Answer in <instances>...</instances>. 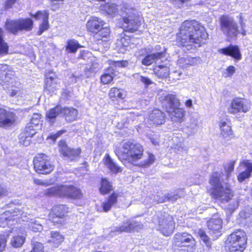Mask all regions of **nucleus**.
I'll return each instance as SVG.
<instances>
[{
    "label": "nucleus",
    "instance_id": "nucleus-62",
    "mask_svg": "<svg viewBox=\"0 0 252 252\" xmlns=\"http://www.w3.org/2000/svg\"><path fill=\"white\" fill-rule=\"evenodd\" d=\"M65 132V130H60L58 132H57V133H54V134H51L49 137L48 138H50V139H52L53 141H55L56 139L58 137H59L60 136H61L62 134H63V133H64V132Z\"/></svg>",
    "mask_w": 252,
    "mask_h": 252
},
{
    "label": "nucleus",
    "instance_id": "nucleus-8",
    "mask_svg": "<svg viewBox=\"0 0 252 252\" xmlns=\"http://www.w3.org/2000/svg\"><path fill=\"white\" fill-rule=\"evenodd\" d=\"M220 25L221 30L228 38H235L239 33L238 25L231 17L227 15L221 17Z\"/></svg>",
    "mask_w": 252,
    "mask_h": 252
},
{
    "label": "nucleus",
    "instance_id": "nucleus-54",
    "mask_svg": "<svg viewBox=\"0 0 252 252\" xmlns=\"http://www.w3.org/2000/svg\"><path fill=\"white\" fill-rule=\"evenodd\" d=\"M113 76L111 74L105 73L101 76V81L104 84L110 83L113 80Z\"/></svg>",
    "mask_w": 252,
    "mask_h": 252
},
{
    "label": "nucleus",
    "instance_id": "nucleus-52",
    "mask_svg": "<svg viewBox=\"0 0 252 252\" xmlns=\"http://www.w3.org/2000/svg\"><path fill=\"white\" fill-rule=\"evenodd\" d=\"M147 136L153 145L155 146L158 145L159 135L158 133L154 132L150 133L147 134Z\"/></svg>",
    "mask_w": 252,
    "mask_h": 252
},
{
    "label": "nucleus",
    "instance_id": "nucleus-59",
    "mask_svg": "<svg viewBox=\"0 0 252 252\" xmlns=\"http://www.w3.org/2000/svg\"><path fill=\"white\" fill-rule=\"evenodd\" d=\"M7 237L4 235H0V252H2L6 246Z\"/></svg>",
    "mask_w": 252,
    "mask_h": 252
},
{
    "label": "nucleus",
    "instance_id": "nucleus-3",
    "mask_svg": "<svg viewBox=\"0 0 252 252\" xmlns=\"http://www.w3.org/2000/svg\"><path fill=\"white\" fill-rule=\"evenodd\" d=\"M115 152L118 158L124 163L135 162L141 159L143 155V147L139 143L130 141L125 142L120 150Z\"/></svg>",
    "mask_w": 252,
    "mask_h": 252
},
{
    "label": "nucleus",
    "instance_id": "nucleus-37",
    "mask_svg": "<svg viewBox=\"0 0 252 252\" xmlns=\"http://www.w3.org/2000/svg\"><path fill=\"white\" fill-rule=\"evenodd\" d=\"M50 238L48 240L49 243L52 244L54 247H57L63 241V235L57 231H51Z\"/></svg>",
    "mask_w": 252,
    "mask_h": 252
},
{
    "label": "nucleus",
    "instance_id": "nucleus-17",
    "mask_svg": "<svg viewBox=\"0 0 252 252\" xmlns=\"http://www.w3.org/2000/svg\"><path fill=\"white\" fill-rule=\"evenodd\" d=\"M45 78V91L48 94L53 93L59 87L60 80L52 71H48L46 73Z\"/></svg>",
    "mask_w": 252,
    "mask_h": 252
},
{
    "label": "nucleus",
    "instance_id": "nucleus-45",
    "mask_svg": "<svg viewBox=\"0 0 252 252\" xmlns=\"http://www.w3.org/2000/svg\"><path fill=\"white\" fill-rule=\"evenodd\" d=\"M198 122V120L197 118H194L193 117L191 118L189 126V128L190 129L189 134L193 135L197 132Z\"/></svg>",
    "mask_w": 252,
    "mask_h": 252
},
{
    "label": "nucleus",
    "instance_id": "nucleus-35",
    "mask_svg": "<svg viewBox=\"0 0 252 252\" xmlns=\"http://www.w3.org/2000/svg\"><path fill=\"white\" fill-rule=\"evenodd\" d=\"M118 195L113 193L109 196L107 200L102 203L101 206L105 212L109 211L117 202Z\"/></svg>",
    "mask_w": 252,
    "mask_h": 252
},
{
    "label": "nucleus",
    "instance_id": "nucleus-6",
    "mask_svg": "<svg viewBox=\"0 0 252 252\" xmlns=\"http://www.w3.org/2000/svg\"><path fill=\"white\" fill-rule=\"evenodd\" d=\"M33 24V21L30 18H21L16 20H7L5 27L7 31L16 34L19 32L32 30Z\"/></svg>",
    "mask_w": 252,
    "mask_h": 252
},
{
    "label": "nucleus",
    "instance_id": "nucleus-12",
    "mask_svg": "<svg viewBox=\"0 0 252 252\" xmlns=\"http://www.w3.org/2000/svg\"><path fill=\"white\" fill-rule=\"evenodd\" d=\"M175 224L174 220L171 216L164 215L159 219L157 230L163 235L168 236L173 233Z\"/></svg>",
    "mask_w": 252,
    "mask_h": 252
},
{
    "label": "nucleus",
    "instance_id": "nucleus-10",
    "mask_svg": "<svg viewBox=\"0 0 252 252\" xmlns=\"http://www.w3.org/2000/svg\"><path fill=\"white\" fill-rule=\"evenodd\" d=\"M26 217V215L18 208H15L12 211H8L1 215L0 217V226L5 227L6 225H12L13 223L11 221H16L18 222V220L22 219L25 221L24 219Z\"/></svg>",
    "mask_w": 252,
    "mask_h": 252
},
{
    "label": "nucleus",
    "instance_id": "nucleus-22",
    "mask_svg": "<svg viewBox=\"0 0 252 252\" xmlns=\"http://www.w3.org/2000/svg\"><path fill=\"white\" fill-rule=\"evenodd\" d=\"M165 114L158 109L154 110L150 114L147 120L149 125L158 126L164 123Z\"/></svg>",
    "mask_w": 252,
    "mask_h": 252
},
{
    "label": "nucleus",
    "instance_id": "nucleus-29",
    "mask_svg": "<svg viewBox=\"0 0 252 252\" xmlns=\"http://www.w3.org/2000/svg\"><path fill=\"white\" fill-rule=\"evenodd\" d=\"M167 112L169 114L172 121L181 122L183 121L185 111L183 109L180 108L179 106L175 107L172 109L170 108Z\"/></svg>",
    "mask_w": 252,
    "mask_h": 252
},
{
    "label": "nucleus",
    "instance_id": "nucleus-33",
    "mask_svg": "<svg viewBox=\"0 0 252 252\" xmlns=\"http://www.w3.org/2000/svg\"><path fill=\"white\" fill-rule=\"evenodd\" d=\"M4 89L7 90L11 96H22L23 94V87L18 81L15 82L13 85L8 86V88Z\"/></svg>",
    "mask_w": 252,
    "mask_h": 252
},
{
    "label": "nucleus",
    "instance_id": "nucleus-53",
    "mask_svg": "<svg viewBox=\"0 0 252 252\" xmlns=\"http://www.w3.org/2000/svg\"><path fill=\"white\" fill-rule=\"evenodd\" d=\"M235 161L231 160L224 165V169L226 173V176L229 177L231 172L233 171Z\"/></svg>",
    "mask_w": 252,
    "mask_h": 252
},
{
    "label": "nucleus",
    "instance_id": "nucleus-47",
    "mask_svg": "<svg viewBox=\"0 0 252 252\" xmlns=\"http://www.w3.org/2000/svg\"><path fill=\"white\" fill-rule=\"evenodd\" d=\"M198 234L201 240L204 243L206 246L208 248H210L211 247V242L205 231L203 230L199 229L198 232Z\"/></svg>",
    "mask_w": 252,
    "mask_h": 252
},
{
    "label": "nucleus",
    "instance_id": "nucleus-55",
    "mask_svg": "<svg viewBox=\"0 0 252 252\" xmlns=\"http://www.w3.org/2000/svg\"><path fill=\"white\" fill-rule=\"evenodd\" d=\"M181 194H179V192H170L168 193L165 195L166 198H167L168 200L171 201H175L177 200L179 197H180Z\"/></svg>",
    "mask_w": 252,
    "mask_h": 252
},
{
    "label": "nucleus",
    "instance_id": "nucleus-60",
    "mask_svg": "<svg viewBox=\"0 0 252 252\" xmlns=\"http://www.w3.org/2000/svg\"><path fill=\"white\" fill-rule=\"evenodd\" d=\"M33 182L34 184L37 185L47 186L49 185L48 181L45 180L34 179Z\"/></svg>",
    "mask_w": 252,
    "mask_h": 252
},
{
    "label": "nucleus",
    "instance_id": "nucleus-9",
    "mask_svg": "<svg viewBox=\"0 0 252 252\" xmlns=\"http://www.w3.org/2000/svg\"><path fill=\"white\" fill-rule=\"evenodd\" d=\"M34 168L39 174H48L54 169V165L49 158L46 155L40 154L35 156L33 159Z\"/></svg>",
    "mask_w": 252,
    "mask_h": 252
},
{
    "label": "nucleus",
    "instance_id": "nucleus-58",
    "mask_svg": "<svg viewBox=\"0 0 252 252\" xmlns=\"http://www.w3.org/2000/svg\"><path fill=\"white\" fill-rule=\"evenodd\" d=\"M139 80L145 85V87L146 88L154 84V82L149 78L142 76H140Z\"/></svg>",
    "mask_w": 252,
    "mask_h": 252
},
{
    "label": "nucleus",
    "instance_id": "nucleus-27",
    "mask_svg": "<svg viewBox=\"0 0 252 252\" xmlns=\"http://www.w3.org/2000/svg\"><path fill=\"white\" fill-rule=\"evenodd\" d=\"M63 197H67L74 199H80L83 197L81 190L74 186H65Z\"/></svg>",
    "mask_w": 252,
    "mask_h": 252
},
{
    "label": "nucleus",
    "instance_id": "nucleus-18",
    "mask_svg": "<svg viewBox=\"0 0 252 252\" xmlns=\"http://www.w3.org/2000/svg\"><path fill=\"white\" fill-rule=\"evenodd\" d=\"M220 137L225 142L229 141L233 137V132L231 129V123L227 119H222L220 122Z\"/></svg>",
    "mask_w": 252,
    "mask_h": 252
},
{
    "label": "nucleus",
    "instance_id": "nucleus-7",
    "mask_svg": "<svg viewBox=\"0 0 252 252\" xmlns=\"http://www.w3.org/2000/svg\"><path fill=\"white\" fill-rule=\"evenodd\" d=\"M86 27L89 32L97 34L102 37H106L110 32L105 22L97 17H92L88 21Z\"/></svg>",
    "mask_w": 252,
    "mask_h": 252
},
{
    "label": "nucleus",
    "instance_id": "nucleus-24",
    "mask_svg": "<svg viewBox=\"0 0 252 252\" xmlns=\"http://www.w3.org/2000/svg\"><path fill=\"white\" fill-rule=\"evenodd\" d=\"M240 166L245 169V170L240 173L237 177L238 180L240 182H242L251 176L252 172V162L248 160H244L240 162Z\"/></svg>",
    "mask_w": 252,
    "mask_h": 252
},
{
    "label": "nucleus",
    "instance_id": "nucleus-44",
    "mask_svg": "<svg viewBox=\"0 0 252 252\" xmlns=\"http://www.w3.org/2000/svg\"><path fill=\"white\" fill-rule=\"evenodd\" d=\"M25 241V237L23 236L13 237L11 240V245L13 247L19 248L21 247Z\"/></svg>",
    "mask_w": 252,
    "mask_h": 252
},
{
    "label": "nucleus",
    "instance_id": "nucleus-21",
    "mask_svg": "<svg viewBox=\"0 0 252 252\" xmlns=\"http://www.w3.org/2000/svg\"><path fill=\"white\" fill-rule=\"evenodd\" d=\"M222 221L219 217H214L207 222L209 232L210 234H216L215 237L220 236V230L222 228Z\"/></svg>",
    "mask_w": 252,
    "mask_h": 252
},
{
    "label": "nucleus",
    "instance_id": "nucleus-19",
    "mask_svg": "<svg viewBox=\"0 0 252 252\" xmlns=\"http://www.w3.org/2000/svg\"><path fill=\"white\" fill-rule=\"evenodd\" d=\"M15 122L14 113L0 108V127H9Z\"/></svg>",
    "mask_w": 252,
    "mask_h": 252
},
{
    "label": "nucleus",
    "instance_id": "nucleus-61",
    "mask_svg": "<svg viewBox=\"0 0 252 252\" xmlns=\"http://www.w3.org/2000/svg\"><path fill=\"white\" fill-rule=\"evenodd\" d=\"M16 1V0H6L5 5H3V11L6 9L11 8Z\"/></svg>",
    "mask_w": 252,
    "mask_h": 252
},
{
    "label": "nucleus",
    "instance_id": "nucleus-41",
    "mask_svg": "<svg viewBox=\"0 0 252 252\" xmlns=\"http://www.w3.org/2000/svg\"><path fill=\"white\" fill-rule=\"evenodd\" d=\"M112 186L111 183L106 179H102L99 191L102 194L109 193L112 190Z\"/></svg>",
    "mask_w": 252,
    "mask_h": 252
},
{
    "label": "nucleus",
    "instance_id": "nucleus-39",
    "mask_svg": "<svg viewBox=\"0 0 252 252\" xmlns=\"http://www.w3.org/2000/svg\"><path fill=\"white\" fill-rule=\"evenodd\" d=\"M63 114L65 116L67 121L71 122L76 120L78 112L73 108L64 107L63 109Z\"/></svg>",
    "mask_w": 252,
    "mask_h": 252
},
{
    "label": "nucleus",
    "instance_id": "nucleus-56",
    "mask_svg": "<svg viewBox=\"0 0 252 252\" xmlns=\"http://www.w3.org/2000/svg\"><path fill=\"white\" fill-rule=\"evenodd\" d=\"M43 245L39 242L33 243L32 250L30 252H44Z\"/></svg>",
    "mask_w": 252,
    "mask_h": 252
},
{
    "label": "nucleus",
    "instance_id": "nucleus-25",
    "mask_svg": "<svg viewBox=\"0 0 252 252\" xmlns=\"http://www.w3.org/2000/svg\"><path fill=\"white\" fill-rule=\"evenodd\" d=\"M162 105L168 111L170 108L172 109L175 107L180 106V102L175 94H168L164 96Z\"/></svg>",
    "mask_w": 252,
    "mask_h": 252
},
{
    "label": "nucleus",
    "instance_id": "nucleus-26",
    "mask_svg": "<svg viewBox=\"0 0 252 252\" xmlns=\"http://www.w3.org/2000/svg\"><path fill=\"white\" fill-rule=\"evenodd\" d=\"M131 39L128 36H122L117 39L116 47L119 53H125L128 48H131Z\"/></svg>",
    "mask_w": 252,
    "mask_h": 252
},
{
    "label": "nucleus",
    "instance_id": "nucleus-57",
    "mask_svg": "<svg viewBox=\"0 0 252 252\" xmlns=\"http://www.w3.org/2000/svg\"><path fill=\"white\" fill-rule=\"evenodd\" d=\"M235 72V68L233 66H229L226 69V71L224 72L223 76L224 77H231Z\"/></svg>",
    "mask_w": 252,
    "mask_h": 252
},
{
    "label": "nucleus",
    "instance_id": "nucleus-23",
    "mask_svg": "<svg viewBox=\"0 0 252 252\" xmlns=\"http://www.w3.org/2000/svg\"><path fill=\"white\" fill-rule=\"evenodd\" d=\"M68 208L64 205H58L55 206L52 210L50 216V217H53V219L57 218L60 220H53L54 222L61 223L62 222L61 219H63L65 214L67 212Z\"/></svg>",
    "mask_w": 252,
    "mask_h": 252
},
{
    "label": "nucleus",
    "instance_id": "nucleus-48",
    "mask_svg": "<svg viewBox=\"0 0 252 252\" xmlns=\"http://www.w3.org/2000/svg\"><path fill=\"white\" fill-rule=\"evenodd\" d=\"M105 10L109 15L115 14L118 11L117 6L114 3H107Z\"/></svg>",
    "mask_w": 252,
    "mask_h": 252
},
{
    "label": "nucleus",
    "instance_id": "nucleus-14",
    "mask_svg": "<svg viewBox=\"0 0 252 252\" xmlns=\"http://www.w3.org/2000/svg\"><path fill=\"white\" fill-rule=\"evenodd\" d=\"M1 82L3 89L17 82L14 72L7 64H0V83Z\"/></svg>",
    "mask_w": 252,
    "mask_h": 252
},
{
    "label": "nucleus",
    "instance_id": "nucleus-50",
    "mask_svg": "<svg viewBox=\"0 0 252 252\" xmlns=\"http://www.w3.org/2000/svg\"><path fill=\"white\" fill-rule=\"evenodd\" d=\"M108 63L111 67H126L128 65V63L127 61H115L112 60L108 61Z\"/></svg>",
    "mask_w": 252,
    "mask_h": 252
},
{
    "label": "nucleus",
    "instance_id": "nucleus-31",
    "mask_svg": "<svg viewBox=\"0 0 252 252\" xmlns=\"http://www.w3.org/2000/svg\"><path fill=\"white\" fill-rule=\"evenodd\" d=\"M200 61L199 57L180 58L178 59L177 63L180 67L184 68L200 63Z\"/></svg>",
    "mask_w": 252,
    "mask_h": 252
},
{
    "label": "nucleus",
    "instance_id": "nucleus-36",
    "mask_svg": "<svg viewBox=\"0 0 252 252\" xmlns=\"http://www.w3.org/2000/svg\"><path fill=\"white\" fill-rule=\"evenodd\" d=\"M63 113V109L60 105H57L50 109L46 113L47 119L51 123H54L56 118L60 114Z\"/></svg>",
    "mask_w": 252,
    "mask_h": 252
},
{
    "label": "nucleus",
    "instance_id": "nucleus-5",
    "mask_svg": "<svg viewBox=\"0 0 252 252\" xmlns=\"http://www.w3.org/2000/svg\"><path fill=\"white\" fill-rule=\"evenodd\" d=\"M247 240L245 232L238 230L228 236L225 241V247L229 252H243L246 248Z\"/></svg>",
    "mask_w": 252,
    "mask_h": 252
},
{
    "label": "nucleus",
    "instance_id": "nucleus-63",
    "mask_svg": "<svg viewBox=\"0 0 252 252\" xmlns=\"http://www.w3.org/2000/svg\"><path fill=\"white\" fill-rule=\"evenodd\" d=\"M155 156L152 154H149L148 160L145 162L144 166H150V165L153 163V162L155 161Z\"/></svg>",
    "mask_w": 252,
    "mask_h": 252
},
{
    "label": "nucleus",
    "instance_id": "nucleus-64",
    "mask_svg": "<svg viewBox=\"0 0 252 252\" xmlns=\"http://www.w3.org/2000/svg\"><path fill=\"white\" fill-rule=\"evenodd\" d=\"M250 210L249 209H247L246 211H243L240 212V215L242 218L244 219H246L247 218L250 217V216L252 215V209H251V214L250 212Z\"/></svg>",
    "mask_w": 252,
    "mask_h": 252
},
{
    "label": "nucleus",
    "instance_id": "nucleus-42",
    "mask_svg": "<svg viewBox=\"0 0 252 252\" xmlns=\"http://www.w3.org/2000/svg\"><path fill=\"white\" fill-rule=\"evenodd\" d=\"M27 221L28 222V225L29 228L32 231L34 232H38L42 230V225L38 220L34 219H31Z\"/></svg>",
    "mask_w": 252,
    "mask_h": 252
},
{
    "label": "nucleus",
    "instance_id": "nucleus-40",
    "mask_svg": "<svg viewBox=\"0 0 252 252\" xmlns=\"http://www.w3.org/2000/svg\"><path fill=\"white\" fill-rule=\"evenodd\" d=\"M109 97L112 100H116L118 98L124 99L126 96V92L122 89L113 88L109 91Z\"/></svg>",
    "mask_w": 252,
    "mask_h": 252
},
{
    "label": "nucleus",
    "instance_id": "nucleus-11",
    "mask_svg": "<svg viewBox=\"0 0 252 252\" xmlns=\"http://www.w3.org/2000/svg\"><path fill=\"white\" fill-rule=\"evenodd\" d=\"M251 109L250 102L244 98H235L232 100L228 107V112L231 114L247 113Z\"/></svg>",
    "mask_w": 252,
    "mask_h": 252
},
{
    "label": "nucleus",
    "instance_id": "nucleus-32",
    "mask_svg": "<svg viewBox=\"0 0 252 252\" xmlns=\"http://www.w3.org/2000/svg\"><path fill=\"white\" fill-rule=\"evenodd\" d=\"M165 54V52L163 51L148 55L142 60L141 63L145 66L150 65L158 60L164 58Z\"/></svg>",
    "mask_w": 252,
    "mask_h": 252
},
{
    "label": "nucleus",
    "instance_id": "nucleus-49",
    "mask_svg": "<svg viewBox=\"0 0 252 252\" xmlns=\"http://www.w3.org/2000/svg\"><path fill=\"white\" fill-rule=\"evenodd\" d=\"M37 129V128L34 127L32 124L29 123L26 126L24 133L32 138L36 133Z\"/></svg>",
    "mask_w": 252,
    "mask_h": 252
},
{
    "label": "nucleus",
    "instance_id": "nucleus-1",
    "mask_svg": "<svg viewBox=\"0 0 252 252\" xmlns=\"http://www.w3.org/2000/svg\"><path fill=\"white\" fill-rule=\"evenodd\" d=\"M208 37L205 28L195 20H186L182 24L177 34V41L182 46L197 48Z\"/></svg>",
    "mask_w": 252,
    "mask_h": 252
},
{
    "label": "nucleus",
    "instance_id": "nucleus-43",
    "mask_svg": "<svg viewBox=\"0 0 252 252\" xmlns=\"http://www.w3.org/2000/svg\"><path fill=\"white\" fill-rule=\"evenodd\" d=\"M80 46L78 42L75 40H69L67 41V44L65 46L66 50L70 53H75Z\"/></svg>",
    "mask_w": 252,
    "mask_h": 252
},
{
    "label": "nucleus",
    "instance_id": "nucleus-20",
    "mask_svg": "<svg viewBox=\"0 0 252 252\" xmlns=\"http://www.w3.org/2000/svg\"><path fill=\"white\" fill-rule=\"evenodd\" d=\"M36 20L42 21L40 25L39 31L38 32V35H41L44 31L48 29L49 25L48 23L49 13L46 10L38 11L35 15H32Z\"/></svg>",
    "mask_w": 252,
    "mask_h": 252
},
{
    "label": "nucleus",
    "instance_id": "nucleus-51",
    "mask_svg": "<svg viewBox=\"0 0 252 252\" xmlns=\"http://www.w3.org/2000/svg\"><path fill=\"white\" fill-rule=\"evenodd\" d=\"M19 140L20 144L27 146L30 144L31 138L23 132L20 135Z\"/></svg>",
    "mask_w": 252,
    "mask_h": 252
},
{
    "label": "nucleus",
    "instance_id": "nucleus-28",
    "mask_svg": "<svg viewBox=\"0 0 252 252\" xmlns=\"http://www.w3.org/2000/svg\"><path fill=\"white\" fill-rule=\"evenodd\" d=\"M218 52L225 55L230 56L237 60H240L241 58L239 49L236 46L231 45L226 48L219 49Z\"/></svg>",
    "mask_w": 252,
    "mask_h": 252
},
{
    "label": "nucleus",
    "instance_id": "nucleus-38",
    "mask_svg": "<svg viewBox=\"0 0 252 252\" xmlns=\"http://www.w3.org/2000/svg\"><path fill=\"white\" fill-rule=\"evenodd\" d=\"M153 70L154 73L161 78H166L169 74V67L162 65L155 66Z\"/></svg>",
    "mask_w": 252,
    "mask_h": 252
},
{
    "label": "nucleus",
    "instance_id": "nucleus-4",
    "mask_svg": "<svg viewBox=\"0 0 252 252\" xmlns=\"http://www.w3.org/2000/svg\"><path fill=\"white\" fill-rule=\"evenodd\" d=\"M120 15L122 17L123 28L128 32H133L138 29L140 25V17L137 15V11L130 7H125Z\"/></svg>",
    "mask_w": 252,
    "mask_h": 252
},
{
    "label": "nucleus",
    "instance_id": "nucleus-46",
    "mask_svg": "<svg viewBox=\"0 0 252 252\" xmlns=\"http://www.w3.org/2000/svg\"><path fill=\"white\" fill-rule=\"evenodd\" d=\"M3 33V30L0 28V54H6L8 52V46L2 38Z\"/></svg>",
    "mask_w": 252,
    "mask_h": 252
},
{
    "label": "nucleus",
    "instance_id": "nucleus-16",
    "mask_svg": "<svg viewBox=\"0 0 252 252\" xmlns=\"http://www.w3.org/2000/svg\"><path fill=\"white\" fill-rule=\"evenodd\" d=\"M60 148L61 153L63 155L64 159L68 161H75L79 158L81 153V149H71L69 148L64 141H61L59 144Z\"/></svg>",
    "mask_w": 252,
    "mask_h": 252
},
{
    "label": "nucleus",
    "instance_id": "nucleus-13",
    "mask_svg": "<svg viewBox=\"0 0 252 252\" xmlns=\"http://www.w3.org/2000/svg\"><path fill=\"white\" fill-rule=\"evenodd\" d=\"M143 228V224L140 222L133 220H126L124 221L122 225L115 226L111 230V234L113 232H127L138 231Z\"/></svg>",
    "mask_w": 252,
    "mask_h": 252
},
{
    "label": "nucleus",
    "instance_id": "nucleus-2",
    "mask_svg": "<svg viewBox=\"0 0 252 252\" xmlns=\"http://www.w3.org/2000/svg\"><path fill=\"white\" fill-rule=\"evenodd\" d=\"M221 174L219 173H214L210 179V184L212 188L211 195L212 197L222 203L232 201V204L229 205V209L235 210L238 206V201L236 199H232L234 195L233 190L230 186L222 182L220 179Z\"/></svg>",
    "mask_w": 252,
    "mask_h": 252
},
{
    "label": "nucleus",
    "instance_id": "nucleus-30",
    "mask_svg": "<svg viewBox=\"0 0 252 252\" xmlns=\"http://www.w3.org/2000/svg\"><path fill=\"white\" fill-rule=\"evenodd\" d=\"M104 164L112 173L117 174L121 172L122 168L116 163L108 154L105 155L104 158Z\"/></svg>",
    "mask_w": 252,
    "mask_h": 252
},
{
    "label": "nucleus",
    "instance_id": "nucleus-15",
    "mask_svg": "<svg viewBox=\"0 0 252 252\" xmlns=\"http://www.w3.org/2000/svg\"><path fill=\"white\" fill-rule=\"evenodd\" d=\"M174 245L175 246L184 248L179 252H188V248L190 245L194 244V239L192 236L187 233L176 234L174 237Z\"/></svg>",
    "mask_w": 252,
    "mask_h": 252
},
{
    "label": "nucleus",
    "instance_id": "nucleus-34",
    "mask_svg": "<svg viewBox=\"0 0 252 252\" xmlns=\"http://www.w3.org/2000/svg\"><path fill=\"white\" fill-rule=\"evenodd\" d=\"M64 185H57L50 188L45 191V194L49 196H63Z\"/></svg>",
    "mask_w": 252,
    "mask_h": 252
}]
</instances>
